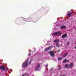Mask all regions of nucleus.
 Instances as JSON below:
<instances>
[{"label": "nucleus", "instance_id": "obj_1", "mask_svg": "<svg viewBox=\"0 0 76 76\" xmlns=\"http://www.w3.org/2000/svg\"><path fill=\"white\" fill-rule=\"evenodd\" d=\"M29 58H28L26 61L23 63L22 67H27L28 66V63H29Z\"/></svg>", "mask_w": 76, "mask_h": 76}, {"label": "nucleus", "instance_id": "obj_2", "mask_svg": "<svg viewBox=\"0 0 76 76\" xmlns=\"http://www.w3.org/2000/svg\"><path fill=\"white\" fill-rule=\"evenodd\" d=\"M49 53L50 55V56L53 57H54V52L53 51H50L49 52Z\"/></svg>", "mask_w": 76, "mask_h": 76}, {"label": "nucleus", "instance_id": "obj_3", "mask_svg": "<svg viewBox=\"0 0 76 76\" xmlns=\"http://www.w3.org/2000/svg\"><path fill=\"white\" fill-rule=\"evenodd\" d=\"M51 46H49L48 47V48H47L45 49V51H47L48 50H51Z\"/></svg>", "mask_w": 76, "mask_h": 76}, {"label": "nucleus", "instance_id": "obj_4", "mask_svg": "<svg viewBox=\"0 0 76 76\" xmlns=\"http://www.w3.org/2000/svg\"><path fill=\"white\" fill-rule=\"evenodd\" d=\"M0 69L1 70H5V66H0Z\"/></svg>", "mask_w": 76, "mask_h": 76}, {"label": "nucleus", "instance_id": "obj_5", "mask_svg": "<svg viewBox=\"0 0 76 76\" xmlns=\"http://www.w3.org/2000/svg\"><path fill=\"white\" fill-rule=\"evenodd\" d=\"M68 13L67 14V15L70 18V16H71V15L73 13V12H70V11H68Z\"/></svg>", "mask_w": 76, "mask_h": 76}, {"label": "nucleus", "instance_id": "obj_6", "mask_svg": "<svg viewBox=\"0 0 76 76\" xmlns=\"http://www.w3.org/2000/svg\"><path fill=\"white\" fill-rule=\"evenodd\" d=\"M67 36V34H64L61 36V38H66Z\"/></svg>", "mask_w": 76, "mask_h": 76}, {"label": "nucleus", "instance_id": "obj_7", "mask_svg": "<svg viewBox=\"0 0 76 76\" xmlns=\"http://www.w3.org/2000/svg\"><path fill=\"white\" fill-rule=\"evenodd\" d=\"M40 67V65L39 64L38 65V66H37L35 68V70H38Z\"/></svg>", "mask_w": 76, "mask_h": 76}, {"label": "nucleus", "instance_id": "obj_8", "mask_svg": "<svg viewBox=\"0 0 76 76\" xmlns=\"http://www.w3.org/2000/svg\"><path fill=\"white\" fill-rule=\"evenodd\" d=\"M69 65V68H70V69H71V68H72V67L73 66V63L70 64Z\"/></svg>", "mask_w": 76, "mask_h": 76}, {"label": "nucleus", "instance_id": "obj_9", "mask_svg": "<svg viewBox=\"0 0 76 76\" xmlns=\"http://www.w3.org/2000/svg\"><path fill=\"white\" fill-rule=\"evenodd\" d=\"M66 62H68V63H69V61L67 60V59H66L63 61V63H66Z\"/></svg>", "mask_w": 76, "mask_h": 76}, {"label": "nucleus", "instance_id": "obj_10", "mask_svg": "<svg viewBox=\"0 0 76 76\" xmlns=\"http://www.w3.org/2000/svg\"><path fill=\"white\" fill-rule=\"evenodd\" d=\"M68 53H66L64 55L62 56L63 57H66V56L68 55Z\"/></svg>", "mask_w": 76, "mask_h": 76}, {"label": "nucleus", "instance_id": "obj_11", "mask_svg": "<svg viewBox=\"0 0 76 76\" xmlns=\"http://www.w3.org/2000/svg\"><path fill=\"white\" fill-rule=\"evenodd\" d=\"M59 39H55L54 40V42L57 43V42H59Z\"/></svg>", "mask_w": 76, "mask_h": 76}, {"label": "nucleus", "instance_id": "obj_12", "mask_svg": "<svg viewBox=\"0 0 76 76\" xmlns=\"http://www.w3.org/2000/svg\"><path fill=\"white\" fill-rule=\"evenodd\" d=\"M60 34H61V33L60 32H56V35L59 36Z\"/></svg>", "mask_w": 76, "mask_h": 76}, {"label": "nucleus", "instance_id": "obj_13", "mask_svg": "<svg viewBox=\"0 0 76 76\" xmlns=\"http://www.w3.org/2000/svg\"><path fill=\"white\" fill-rule=\"evenodd\" d=\"M68 67H69V65L68 64H66L65 66V68H67Z\"/></svg>", "mask_w": 76, "mask_h": 76}, {"label": "nucleus", "instance_id": "obj_14", "mask_svg": "<svg viewBox=\"0 0 76 76\" xmlns=\"http://www.w3.org/2000/svg\"><path fill=\"white\" fill-rule=\"evenodd\" d=\"M66 26H61V28H66Z\"/></svg>", "mask_w": 76, "mask_h": 76}, {"label": "nucleus", "instance_id": "obj_15", "mask_svg": "<svg viewBox=\"0 0 76 76\" xmlns=\"http://www.w3.org/2000/svg\"><path fill=\"white\" fill-rule=\"evenodd\" d=\"M58 45H59V43H56V47H58V48L60 46H59Z\"/></svg>", "mask_w": 76, "mask_h": 76}, {"label": "nucleus", "instance_id": "obj_16", "mask_svg": "<svg viewBox=\"0 0 76 76\" xmlns=\"http://www.w3.org/2000/svg\"><path fill=\"white\" fill-rule=\"evenodd\" d=\"M58 60H62V58H58Z\"/></svg>", "mask_w": 76, "mask_h": 76}, {"label": "nucleus", "instance_id": "obj_17", "mask_svg": "<svg viewBox=\"0 0 76 76\" xmlns=\"http://www.w3.org/2000/svg\"><path fill=\"white\" fill-rule=\"evenodd\" d=\"M53 35H57V32L54 33H53Z\"/></svg>", "mask_w": 76, "mask_h": 76}, {"label": "nucleus", "instance_id": "obj_18", "mask_svg": "<svg viewBox=\"0 0 76 76\" xmlns=\"http://www.w3.org/2000/svg\"><path fill=\"white\" fill-rule=\"evenodd\" d=\"M31 61H31V60H30V61H29V64H31Z\"/></svg>", "mask_w": 76, "mask_h": 76}, {"label": "nucleus", "instance_id": "obj_19", "mask_svg": "<svg viewBox=\"0 0 76 76\" xmlns=\"http://www.w3.org/2000/svg\"><path fill=\"white\" fill-rule=\"evenodd\" d=\"M69 44H70V43L69 42H68L67 43V45H69Z\"/></svg>", "mask_w": 76, "mask_h": 76}, {"label": "nucleus", "instance_id": "obj_20", "mask_svg": "<svg viewBox=\"0 0 76 76\" xmlns=\"http://www.w3.org/2000/svg\"><path fill=\"white\" fill-rule=\"evenodd\" d=\"M61 69V67H59L58 68V70H60V69Z\"/></svg>", "mask_w": 76, "mask_h": 76}, {"label": "nucleus", "instance_id": "obj_21", "mask_svg": "<svg viewBox=\"0 0 76 76\" xmlns=\"http://www.w3.org/2000/svg\"><path fill=\"white\" fill-rule=\"evenodd\" d=\"M28 56H31V54L29 53V54H28Z\"/></svg>", "mask_w": 76, "mask_h": 76}, {"label": "nucleus", "instance_id": "obj_22", "mask_svg": "<svg viewBox=\"0 0 76 76\" xmlns=\"http://www.w3.org/2000/svg\"><path fill=\"white\" fill-rule=\"evenodd\" d=\"M61 76H66V75H61Z\"/></svg>", "mask_w": 76, "mask_h": 76}, {"label": "nucleus", "instance_id": "obj_23", "mask_svg": "<svg viewBox=\"0 0 76 76\" xmlns=\"http://www.w3.org/2000/svg\"><path fill=\"white\" fill-rule=\"evenodd\" d=\"M46 67H48V65H46L45 66Z\"/></svg>", "mask_w": 76, "mask_h": 76}, {"label": "nucleus", "instance_id": "obj_24", "mask_svg": "<svg viewBox=\"0 0 76 76\" xmlns=\"http://www.w3.org/2000/svg\"><path fill=\"white\" fill-rule=\"evenodd\" d=\"M71 11H72V12H73V10H71Z\"/></svg>", "mask_w": 76, "mask_h": 76}, {"label": "nucleus", "instance_id": "obj_25", "mask_svg": "<svg viewBox=\"0 0 76 76\" xmlns=\"http://www.w3.org/2000/svg\"><path fill=\"white\" fill-rule=\"evenodd\" d=\"M22 76H24V75H23Z\"/></svg>", "mask_w": 76, "mask_h": 76}, {"label": "nucleus", "instance_id": "obj_26", "mask_svg": "<svg viewBox=\"0 0 76 76\" xmlns=\"http://www.w3.org/2000/svg\"><path fill=\"white\" fill-rule=\"evenodd\" d=\"M75 49H76V47H75Z\"/></svg>", "mask_w": 76, "mask_h": 76}, {"label": "nucleus", "instance_id": "obj_27", "mask_svg": "<svg viewBox=\"0 0 76 76\" xmlns=\"http://www.w3.org/2000/svg\"><path fill=\"white\" fill-rule=\"evenodd\" d=\"M59 51H60V50L59 51H58V52H59Z\"/></svg>", "mask_w": 76, "mask_h": 76}]
</instances>
